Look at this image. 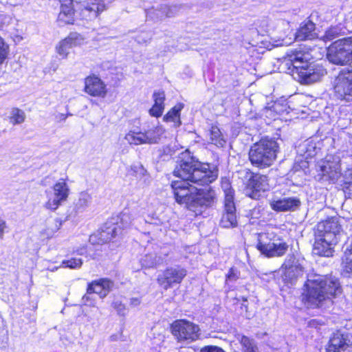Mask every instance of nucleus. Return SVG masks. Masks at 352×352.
<instances>
[{"label": "nucleus", "instance_id": "nucleus-1", "mask_svg": "<svg viewBox=\"0 0 352 352\" xmlns=\"http://www.w3.org/2000/svg\"><path fill=\"white\" fill-rule=\"evenodd\" d=\"M173 174L183 180L173 181L170 184L177 203L185 205L192 210L212 204L214 198L213 190L199 189L186 182L208 185L217 178V168L208 164H203L189 153H185L179 157Z\"/></svg>", "mask_w": 352, "mask_h": 352}, {"label": "nucleus", "instance_id": "nucleus-2", "mask_svg": "<svg viewBox=\"0 0 352 352\" xmlns=\"http://www.w3.org/2000/svg\"><path fill=\"white\" fill-rule=\"evenodd\" d=\"M341 292L340 283L334 276L309 274L302 294V302L309 307H320L322 303Z\"/></svg>", "mask_w": 352, "mask_h": 352}, {"label": "nucleus", "instance_id": "nucleus-3", "mask_svg": "<svg viewBox=\"0 0 352 352\" xmlns=\"http://www.w3.org/2000/svg\"><path fill=\"white\" fill-rule=\"evenodd\" d=\"M309 60V54L298 52L285 58L280 64V69L301 84H311L320 80L324 72L314 68Z\"/></svg>", "mask_w": 352, "mask_h": 352}, {"label": "nucleus", "instance_id": "nucleus-4", "mask_svg": "<svg viewBox=\"0 0 352 352\" xmlns=\"http://www.w3.org/2000/svg\"><path fill=\"white\" fill-rule=\"evenodd\" d=\"M278 144L273 139H261L254 144L249 151L251 164L258 168H268L276 159Z\"/></svg>", "mask_w": 352, "mask_h": 352}, {"label": "nucleus", "instance_id": "nucleus-5", "mask_svg": "<svg viewBox=\"0 0 352 352\" xmlns=\"http://www.w3.org/2000/svg\"><path fill=\"white\" fill-rule=\"evenodd\" d=\"M257 249L267 257H279L283 256L288 249V245L279 239L272 231L261 233L258 235Z\"/></svg>", "mask_w": 352, "mask_h": 352}, {"label": "nucleus", "instance_id": "nucleus-6", "mask_svg": "<svg viewBox=\"0 0 352 352\" xmlns=\"http://www.w3.org/2000/svg\"><path fill=\"white\" fill-rule=\"evenodd\" d=\"M328 60L336 65H344L352 62V37L339 39L332 43L327 50Z\"/></svg>", "mask_w": 352, "mask_h": 352}, {"label": "nucleus", "instance_id": "nucleus-7", "mask_svg": "<svg viewBox=\"0 0 352 352\" xmlns=\"http://www.w3.org/2000/svg\"><path fill=\"white\" fill-rule=\"evenodd\" d=\"M334 92L338 98L352 102V67L343 69L334 80Z\"/></svg>", "mask_w": 352, "mask_h": 352}, {"label": "nucleus", "instance_id": "nucleus-8", "mask_svg": "<svg viewBox=\"0 0 352 352\" xmlns=\"http://www.w3.org/2000/svg\"><path fill=\"white\" fill-rule=\"evenodd\" d=\"M171 329L173 336L179 342H192L198 340L200 336L199 326L185 320L175 321Z\"/></svg>", "mask_w": 352, "mask_h": 352}, {"label": "nucleus", "instance_id": "nucleus-9", "mask_svg": "<svg viewBox=\"0 0 352 352\" xmlns=\"http://www.w3.org/2000/svg\"><path fill=\"white\" fill-rule=\"evenodd\" d=\"M340 217H331L317 224L316 236H324L330 241H339L342 235Z\"/></svg>", "mask_w": 352, "mask_h": 352}, {"label": "nucleus", "instance_id": "nucleus-10", "mask_svg": "<svg viewBox=\"0 0 352 352\" xmlns=\"http://www.w3.org/2000/svg\"><path fill=\"white\" fill-rule=\"evenodd\" d=\"M131 214L127 212H122L116 219H113L107 223L105 230H102L100 233V238L105 241L115 238L116 236L122 233V230L127 228L132 224Z\"/></svg>", "mask_w": 352, "mask_h": 352}, {"label": "nucleus", "instance_id": "nucleus-11", "mask_svg": "<svg viewBox=\"0 0 352 352\" xmlns=\"http://www.w3.org/2000/svg\"><path fill=\"white\" fill-rule=\"evenodd\" d=\"M48 200L45 203L46 208L56 210L65 202L69 195V188L64 180L56 182L52 188V192H47Z\"/></svg>", "mask_w": 352, "mask_h": 352}, {"label": "nucleus", "instance_id": "nucleus-12", "mask_svg": "<svg viewBox=\"0 0 352 352\" xmlns=\"http://www.w3.org/2000/svg\"><path fill=\"white\" fill-rule=\"evenodd\" d=\"M282 278L286 284L294 285L303 274L304 267L300 261L294 256H288L280 267Z\"/></svg>", "mask_w": 352, "mask_h": 352}, {"label": "nucleus", "instance_id": "nucleus-13", "mask_svg": "<svg viewBox=\"0 0 352 352\" xmlns=\"http://www.w3.org/2000/svg\"><path fill=\"white\" fill-rule=\"evenodd\" d=\"M186 276V270L179 266L170 267L166 269L157 276L158 284L165 290L174 285L179 284Z\"/></svg>", "mask_w": 352, "mask_h": 352}, {"label": "nucleus", "instance_id": "nucleus-14", "mask_svg": "<svg viewBox=\"0 0 352 352\" xmlns=\"http://www.w3.org/2000/svg\"><path fill=\"white\" fill-rule=\"evenodd\" d=\"M270 189L268 178L266 175L251 173L245 184V194L254 199H258L261 192Z\"/></svg>", "mask_w": 352, "mask_h": 352}, {"label": "nucleus", "instance_id": "nucleus-15", "mask_svg": "<svg viewBox=\"0 0 352 352\" xmlns=\"http://www.w3.org/2000/svg\"><path fill=\"white\" fill-rule=\"evenodd\" d=\"M320 179L332 183L336 182L341 176L340 160L329 157L322 162L320 166Z\"/></svg>", "mask_w": 352, "mask_h": 352}, {"label": "nucleus", "instance_id": "nucleus-16", "mask_svg": "<svg viewBox=\"0 0 352 352\" xmlns=\"http://www.w3.org/2000/svg\"><path fill=\"white\" fill-rule=\"evenodd\" d=\"M84 91L93 97L104 98L108 90L106 84L99 77L91 75L85 78Z\"/></svg>", "mask_w": 352, "mask_h": 352}, {"label": "nucleus", "instance_id": "nucleus-17", "mask_svg": "<svg viewBox=\"0 0 352 352\" xmlns=\"http://www.w3.org/2000/svg\"><path fill=\"white\" fill-rule=\"evenodd\" d=\"M300 204V199L296 197H274L270 200V208L276 212L294 211Z\"/></svg>", "mask_w": 352, "mask_h": 352}, {"label": "nucleus", "instance_id": "nucleus-18", "mask_svg": "<svg viewBox=\"0 0 352 352\" xmlns=\"http://www.w3.org/2000/svg\"><path fill=\"white\" fill-rule=\"evenodd\" d=\"M81 15L86 20L97 18L106 10L103 0H85L81 4Z\"/></svg>", "mask_w": 352, "mask_h": 352}, {"label": "nucleus", "instance_id": "nucleus-19", "mask_svg": "<svg viewBox=\"0 0 352 352\" xmlns=\"http://www.w3.org/2000/svg\"><path fill=\"white\" fill-rule=\"evenodd\" d=\"M352 346L351 338L348 333L337 331L331 338L327 352H346Z\"/></svg>", "mask_w": 352, "mask_h": 352}, {"label": "nucleus", "instance_id": "nucleus-20", "mask_svg": "<svg viewBox=\"0 0 352 352\" xmlns=\"http://www.w3.org/2000/svg\"><path fill=\"white\" fill-rule=\"evenodd\" d=\"M84 43L82 36L76 33H71L67 38L60 41L56 46V52L63 58H66L69 50L74 47L81 45Z\"/></svg>", "mask_w": 352, "mask_h": 352}, {"label": "nucleus", "instance_id": "nucleus-21", "mask_svg": "<svg viewBox=\"0 0 352 352\" xmlns=\"http://www.w3.org/2000/svg\"><path fill=\"white\" fill-rule=\"evenodd\" d=\"M316 237L313 253L316 255L327 257L332 256L333 247L338 241H330L327 238L324 236H316Z\"/></svg>", "mask_w": 352, "mask_h": 352}, {"label": "nucleus", "instance_id": "nucleus-22", "mask_svg": "<svg viewBox=\"0 0 352 352\" xmlns=\"http://www.w3.org/2000/svg\"><path fill=\"white\" fill-rule=\"evenodd\" d=\"M220 225L226 228L237 226L236 207L233 202H224V210L220 221Z\"/></svg>", "mask_w": 352, "mask_h": 352}, {"label": "nucleus", "instance_id": "nucleus-23", "mask_svg": "<svg viewBox=\"0 0 352 352\" xmlns=\"http://www.w3.org/2000/svg\"><path fill=\"white\" fill-rule=\"evenodd\" d=\"M113 286L112 281L107 278H100L90 283L87 287L89 293L97 294L100 298H104Z\"/></svg>", "mask_w": 352, "mask_h": 352}, {"label": "nucleus", "instance_id": "nucleus-24", "mask_svg": "<svg viewBox=\"0 0 352 352\" xmlns=\"http://www.w3.org/2000/svg\"><path fill=\"white\" fill-rule=\"evenodd\" d=\"M60 12L58 16L59 22L65 24H72L74 21L72 0H62Z\"/></svg>", "mask_w": 352, "mask_h": 352}, {"label": "nucleus", "instance_id": "nucleus-25", "mask_svg": "<svg viewBox=\"0 0 352 352\" xmlns=\"http://www.w3.org/2000/svg\"><path fill=\"white\" fill-rule=\"evenodd\" d=\"M144 134L146 144H152L157 143L161 136L164 133V129L159 124L148 125L146 129H144Z\"/></svg>", "mask_w": 352, "mask_h": 352}, {"label": "nucleus", "instance_id": "nucleus-26", "mask_svg": "<svg viewBox=\"0 0 352 352\" xmlns=\"http://www.w3.org/2000/svg\"><path fill=\"white\" fill-rule=\"evenodd\" d=\"M91 202V196L86 191L80 192L74 201V210L76 214L82 213L86 210Z\"/></svg>", "mask_w": 352, "mask_h": 352}, {"label": "nucleus", "instance_id": "nucleus-27", "mask_svg": "<svg viewBox=\"0 0 352 352\" xmlns=\"http://www.w3.org/2000/svg\"><path fill=\"white\" fill-rule=\"evenodd\" d=\"M315 24L309 21L303 24L296 34V39L298 41H304L313 39L316 36Z\"/></svg>", "mask_w": 352, "mask_h": 352}, {"label": "nucleus", "instance_id": "nucleus-28", "mask_svg": "<svg viewBox=\"0 0 352 352\" xmlns=\"http://www.w3.org/2000/svg\"><path fill=\"white\" fill-rule=\"evenodd\" d=\"M183 108L184 104H177L164 116V120L166 122H173L175 127L179 126L182 124L180 120V112Z\"/></svg>", "mask_w": 352, "mask_h": 352}, {"label": "nucleus", "instance_id": "nucleus-29", "mask_svg": "<svg viewBox=\"0 0 352 352\" xmlns=\"http://www.w3.org/2000/svg\"><path fill=\"white\" fill-rule=\"evenodd\" d=\"M124 139L131 145L146 144L145 135L142 131L131 130L126 134Z\"/></svg>", "mask_w": 352, "mask_h": 352}, {"label": "nucleus", "instance_id": "nucleus-30", "mask_svg": "<svg viewBox=\"0 0 352 352\" xmlns=\"http://www.w3.org/2000/svg\"><path fill=\"white\" fill-rule=\"evenodd\" d=\"M236 338L241 346L242 352H256L258 351V347L253 339L240 334L237 335Z\"/></svg>", "mask_w": 352, "mask_h": 352}, {"label": "nucleus", "instance_id": "nucleus-31", "mask_svg": "<svg viewBox=\"0 0 352 352\" xmlns=\"http://www.w3.org/2000/svg\"><path fill=\"white\" fill-rule=\"evenodd\" d=\"M210 142L217 147H223L226 144V140L217 126H213L211 127L210 132Z\"/></svg>", "mask_w": 352, "mask_h": 352}, {"label": "nucleus", "instance_id": "nucleus-32", "mask_svg": "<svg viewBox=\"0 0 352 352\" xmlns=\"http://www.w3.org/2000/svg\"><path fill=\"white\" fill-rule=\"evenodd\" d=\"M25 120L24 111L18 108H12L9 116L10 122L14 125L23 123Z\"/></svg>", "mask_w": 352, "mask_h": 352}, {"label": "nucleus", "instance_id": "nucleus-33", "mask_svg": "<svg viewBox=\"0 0 352 352\" xmlns=\"http://www.w3.org/2000/svg\"><path fill=\"white\" fill-rule=\"evenodd\" d=\"M342 265L343 273L346 274L352 273V247L346 248Z\"/></svg>", "mask_w": 352, "mask_h": 352}, {"label": "nucleus", "instance_id": "nucleus-34", "mask_svg": "<svg viewBox=\"0 0 352 352\" xmlns=\"http://www.w3.org/2000/svg\"><path fill=\"white\" fill-rule=\"evenodd\" d=\"M140 263L145 268H151L158 265L159 260L155 254H148L141 258Z\"/></svg>", "mask_w": 352, "mask_h": 352}, {"label": "nucleus", "instance_id": "nucleus-35", "mask_svg": "<svg viewBox=\"0 0 352 352\" xmlns=\"http://www.w3.org/2000/svg\"><path fill=\"white\" fill-rule=\"evenodd\" d=\"M221 187L225 194L224 202L234 201V191L231 188V184L228 179H223L221 181Z\"/></svg>", "mask_w": 352, "mask_h": 352}, {"label": "nucleus", "instance_id": "nucleus-36", "mask_svg": "<svg viewBox=\"0 0 352 352\" xmlns=\"http://www.w3.org/2000/svg\"><path fill=\"white\" fill-rule=\"evenodd\" d=\"M131 169L133 172L132 174L138 179H146V177L148 176L147 171L141 164L138 163L133 164Z\"/></svg>", "mask_w": 352, "mask_h": 352}, {"label": "nucleus", "instance_id": "nucleus-37", "mask_svg": "<svg viewBox=\"0 0 352 352\" xmlns=\"http://www.w3.org/2000/svg\"><path fill=\"white\" fill-rule=\"evenodd\" d=\"M9 54V45L6 43L4 39L0 36V65L3 64V62L8 57Z\"/></svg>", "mask_w": 352, "mask_h": 352}, {"label": "nucleus", "instance_id": "nucleus-38", "mask_svg": "<svg viewBox=\"0 0 352 352\" xmlns=\"http://www.w3.org/2000/svg\"><path fill=\"white\" fill-rule=\"evenodd\" d=\"M82 261L81 258H72L68 260H64L62 262L63 267H68L70 269H76L81 267Z\"/></svg>", "mask_w": 352, "mask_h": 352}, {"label": "nucleus", "instance_id": "nucleus-39", "mask_svg": "<svg viewBox=\"0 0 352 352\" xmlns=\"http://www.w3.org/2000/svg\"><path fill=\"white\" fill-rule=\"evenodd\" d=\"M153 99L154 101L153 105H157L164 107L165 93L162 90L154 91L153 94Z\"/></svg>", "mask_w": 352, "mask_h": 352}, {"label": "nucleus", "instance_id": "nucleus-40", "mask_svg": "<svg viewBox=\"0 0 352 352\" xmlns=\"http://www.w3.org/2000/svg\"><path fill=\"white\" fill-rule=\"evenodd\" d=\"M93 293H87L82 296V301L85 305L94 307L96 305V300L92 296Z\"/></svg>", "mask_w": 352, "mask_h": 352}, {"label": "nucleus", "instance_id": "nucleus-41", "mask_svg": "<svg viewBox=\"0 0 352 352\" xmlns=\"http://www.w3.org/2000/svg\"><path fill=\"white\" fill-rule=\"evenodd\" d=\"M164 109V107H163L153 105V107L149 110V113L153 117L159 118L162 115Z\"/></svg>", "mask_w": 352, "mask_h": 352}, {"label": "nucleus", "instance_id": "nucleus-42", "mask_svg": "<svg viewBox=\"0 0 352 352\" xmlns=\"http://www.w3.org/2000/svg\"><path fill=\"white\" fill-rule=\"evenodd\" d=\"M113 308L117 311L118 314L121 316H124L126 314V309L121 302L115 301L113 303Z\"/></svg>", "mask_w": 352, "mask_h": 352}, {"label": "nucleus", "instance_id": "nucleus-43", "mask_svg": "<svg viewBox=\"0 0 352 352\" xmlns=\"http://www.w3.org/2000/svg\"><path fill=\"white\" fill-rule=\"evenodd\" d=\"M336 35H337L336 30L334 28H331L325 32L324 35L322 37V39L324 41H330L333 40V38H335Z\"/></svg>", "mask_w": 352, "mask_h": 352}, {"label": "nucleus", "instance_id": "nucleus-44", "mask_svg": "<svg viewBox=\"0 0 352 352\" xmlns=\"http://www.w3.org/2000/svg\"><path fill=\"white\" fill-rule=\"evenodd\" d=\"M201 352H225L221 348L216 346H207L201 349Z\"/></svg>", "mask_w": 352, "mask_h": 352}, {"label": "nucleus", "instance_id": "nucleus-45", "mask_svg": "<svg viewBox=\"0 0 352 352\" xmlns=\"http://www.w3.org/2000/svg\"><path fill=\"white\" fill-rule=\"evenodd\" d=\"M8 228L7 223L4 219L0 217V239L3 238V235Z\"/></svg>", "mask_w": 352, "mask_h": 352}, {"label": "nucleus", "instance_id": "nucleus-46", "mask_svg": "<svg viewBox=\"0 0 352 352\" xmlns=\"http://www.w3.org/2000/svg\"><path fill=\"white\" fill-rule=\"evenodd\" d=\"M238 278V275L236 270L231 268L227 275V279L229 280H236Z\"/></svg>", "mask_w": 352, "mask_h": 352}, {"label": "nucleus", "instance_id": "nucleus-47", "mask_svg": "<svg viewBox=\"0 0 352 352\" xmlns=\"http://www.w3.org/2000/svg\"><path fill=\"white\" fill-rule=\"evenodd\" d=\"M146 221L155 225L162 224V221H160V219H159L157 217L155 218L154 217H151L150 220L146 219Z\"/></svg>", "mask_w": 352, "mask_h": 352}, {"label": "nucleus", "instance_id": "nucleus-48", "mask_svg": "<svg viewBox=\"0 0 352 352\" xmlns=\"http://www.w3.org/2000/svg\"><path fill=\"white\" fill-rule=\"evenodd\" d=\"M140 302H141V300L138 298H132L130 300V305L132 307H136V306L139 305L140 304Z\"/></svg>", "mask_w": 352, "mask_h": 352}, {"label": "nucleus", "instance_id": "nucleus-49", "mask_svg": "<svg viewBox=\"0 0 352 352\" xmlns=\"http://www.w3.org/2000/svg\"><path fill=\"white\" fill-rule=\"evenodd\" d=\"M136 40L139 43H146L151 40V38L147 36L146 38H142L140 36H138Z\"/></svg>", "mask_w": 352, "mask_h": 352}, {"label": "nucleus", "instance_id": "nucleus-50", "mask_svg": "<svg viewBox=\"0 0 352 352\" xmlns=\"http://www.w3.org/2000/svg\"><path fill=\"white\" fill-rule=\"evenodd\" d=\"M263 276H269L270 278H274V273L273 272H271L269 274H263Z\"/></svg>", "mask_w": 352, "mask_h": 352}, {"label": "nucleus", "instance_id": "nucleus-51", "mask_svg": "<svg viewBox=\"0 0 352 352\" xmlns=\"http://www.w3.org/2000/svg\"><path fill=\"white\" fill-rule=\"evenodd\" d=\"M67 118V116L64 114H60V119L62 120H65Z\"/></svg>", "mask_w": 352, "mask_h": 352}, {"label": "nucleus", "instance_id": "nucleus-52", "mask_svg": "<svg viewBox=\"0 0 352 352\" xmlns=\"http://www.w3.org/2000/svg\"><path fill=\"white\" fill-rule=\"evenodd\" d=\"M94 236H90V241H94Z\"/></svg>", "mask_w": 352, "mask_h": 352}]
</instances>
